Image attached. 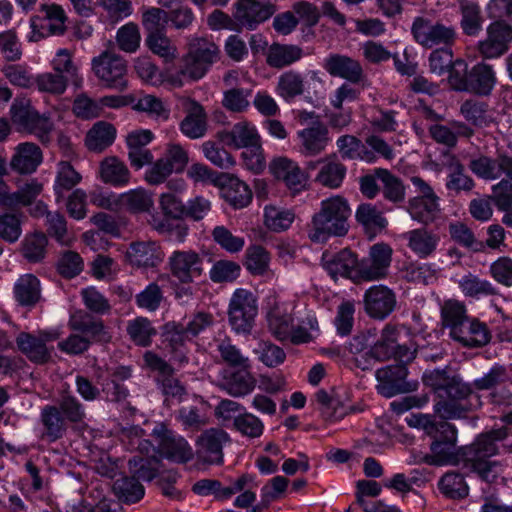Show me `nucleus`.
Listing matches in <instances>:
<instances>
[{"instance_id": "1", "label": "nucleus", "mask_w": 512, "mask_h": 512, "mask_svg": "<svg viewBox=\"0 0 512 512\" xmlns=\"http://www.w3.org/2000/svg\"><path fill=\"white\" fill-rule=\"evenodd\" d=\"M508 435V428L504 426L478 435L470 445L460 450L463 467L476 473L487 483L496 482L503 472V467L499 461L490 458L499 454L501 448L512 447V444L505 443Z\"/></svg>"}, {"instance_id": "2", "label": "nucleus", "mask_w": 512, "mask_h": 512, "mask_svg": "<svg viewBox=\"0 0 512 512\" xmlns=\"http://www.w3.org/2000/svg\"><path fill=\"white\" fill-rule=\"evenodd\" d=\"M351 209L348 201L332 196L321 202L320 210L312 217L308 226V237L312 242L323 243L330 237H342L348 233Z\"/></svg>"}, {"instance_id": "3", "label": "nucleus", "mask_w": 512, "mask_h": 512, "mask_svg": "<svg viewBox=\"0 0 512 512\" xmlns=\"http://www.w3.org/2000/svg\"><path fill=\"white\" fill-rule=\"evenodd\" d=\"M220 58L219 47L207 38H196L186 55L181 59L178 76L180 80L196 81L204 77Z\"/></svg>"}, {"instance_id": "4", "label": "nucleus", "mask_w": 512, "mask_h": 512, "mask_svg": "<svg viewBox=\"0 0 512 512\" xmlns=\"http://www.w3.org/2000/svg\"><path fill=\"white\" fill-rule=\"evenodd\" d=\"M220 58L219 47L207 38H196L186 55L181 59L178 76L180 80L196 81L204 77Z\"/></svg>"}, {"instance_id": "5", "label": "nucleus", "mask_w": 512, "mask_h": 512, "mask_svg": "<svg viewBox=\"0 0 512 512\" xmlns=\"http://www.w3.org/2000/svg\"><path fill=\"white\" fill-rule=\"evenodd\" d=\"M11 121L19 131L34 134L41 142H48L53 124L44 114H40L25 98L15 99L10 108Z\"/></svg>"}, {"instance_id": "6", "label": "nucleus", "mask_w": 512, "mask_h": 512, "mask_svg": "<svg viewBox=\"0 0 512 512\" xmlns=\"http://www.w3.org/2000/svg\"><path fill=\"white\" fill-rule=\"evenodd\" d=\"M417 195L407 202V212L411 218L423 225L433 223L441 213L440 197L431 185L419 176L410 179Z\"/></svg>"}, {"instance_id": "7", "label": "nucleus", "mask_w": 512, "mask_h": 512, "mask_svg": "<svg viewBox=\"0 0 512 512\" xmlns=\"http://www.w3.org/2000/svg\"><path fill=\"white\" fill-rule=\"evenodd\" d=\"M258 313L257 299L246 289L234 291L229 302L228 320L236 333H250Z\"/></svg>"}, {"instance_id": "8", "label": "nucleus", "mask_w": 512, "mask_h": 512, "mask_svg": "<svg viewBox=\"0 0 512 512\" xmlns=\"http://www.w3.org/2000/svg\"><path fill=\"white\" fill-rule=\"evenodd\" d=\"M151 435L158 444V454L175 463H187L194 457V451L188 441L175 434L164 423H158Z\"/></svg>"}, {"instance_id": "9", "label": "nucleus", "mask_w": 512, "mask_h": 512, "mask_svg": "<svg viewBox=\"0 0 512 512\" xmlns=\"http://www.w3.org/2000/svg\"><path fill=\"white\" fill-rule=\"evenodd\" d=\"M92 70L97 78L104 82L107 88L115 89L119 92L127 89L126 62L109 51V48L92 59Z\"/></svg>"}, {"instance_id": "10", "label": "nucleus", "mask_w": 512, "mask_h": 512, "mask_svg": "<svg viewBox=\"0 0 512 512\" xmlns=\"http://www.w3.org/2000/svg\"><path fill=\"white\" fill-rule=\"evenodd\" d=\"M393 250L389 244L380 242L372 245L368 256L358 260L355 279L358 281H378L388 275Z\"/></svg>"}, {"instance_id": "11", "label": "nucleus", "mask_w": 512, "mask_h": 512, "mask_svg": "<svg viewBox=\"0 0 512 512\" xmlns=\"http://www.w3.org/2000/svg\"><path fill=\"white\" fill-rule=\"evenodd\" d=\"M320 18L319 9L308 1L295 2L291 10L278 13L273 18V28L276 32H291L298 24L303 28H312Z\"/></svg>"}, {"instance_id": "12", "label": "nucleus", "mask_w": 512, "mask_h": 512, "mask_svg": "<svg viewBox=\"0 0 512 512\" xmlns=\"http://www.w3.org/2000/svg\"><path fill=\"white\" fill-rule=\"evenodd\" d=\"M171 276L181 284H190L204 273V258L194 250H175L168 258Z\"/></svg>"}, {"instance_id": "13", "label": "nucleus", "mask_w": 512, "mask_h": 512, "mask_svg": "<svg viewBox=\"0 0 512 512\" xmlns=\"http://www.w3.org/2000/svg\"><path fill=\"white\" fill-rule=\"evenodd\" d=\"M229 434L221 428L204 430L196 439L197 458L209 465H221L224 460L223 448L230 443Z\"/></svg>"}, {"instance_id": "14", "label": "nucleus", "mask_w": 512, "mask_h": 512, "mask_svg": "<svg viewBox=\"0 0 512 512\" xmlns=\"http://www.w3.org/2000/svg\"><path fill=\"white\" fill-rule=\"evenodd\" d=\"M276 12L272 3H261L257 0H238L234 4L233 18L236 23L248 30H255Z\"/></svg>"}, {"instance_id": "15", "label": "nucleus", "mask_w": 512, "mask_h": 512, "mask_svg": "<svg viewBox=\"0 0 512 512\" xmlns=\"http://www.w3.org/2000/svg\"><path fill=\"white\" fill-rule=\"evenodd\" d=\"M408 371L405 365H389L376 371L377 392L387 398L416 389V383L406 382Z\"/></svg>"}, {"instance_id": "16", "label": "nucleus", "mask_w": 512, "mask_h": 512, "mask_svg": "<svg viewBox=\"0 0 512 512\" xmlns=\"http://www.w3.org/2000/svg\"><path fill=\"white\" fill-rule=\"evenodd\" d=\"M59 336V332H40L37 336L21 332L16 338V343L19 350L30 361L42 364L50 359L51 352L48 344L58 339Z\"/></svg>"}, {"instance_id": "17", "label": "nucleus", "mask_w": 512, "mask_h": 512, "mask_svg": "<svg viewBox=\"0 0 512 512\" xmlns=\"http://www.w3.org/2000/svg\"><path fill=\"white\" fill-rule=\"evenodd\" d=\"M429 436L433 438L430 445L433 455L427 456L426 462L440 465L450 456L457 442V430L454 425L442 420L436 423Z\"/></svg>"}, {"instance_id": "18", "label": "nucleus", "mask_w": 512, "mask_h": 512, "mask_svg": "<svg viewBox=\"0 0 512 512\" xmlns=\"http://www.w3.org/2000/svg\"><path fill=\"white\" fill-rule=\"evenodd\" d=\"M363 302L364 309L370 317L384 319L395 309L396 295L387 286L374 285L366 290Z\"/></svg>"}, {"instance_id": "19", "label": "nucleus", "mask_w": 512, "mask_h": 512, "mask_svg": "<svg viewBox=\"0 0 512 512\" xmlns=\"http://www.w3.org/2000/svg\"><path fill=\"white\" fill-rule=\"evenodd\" d=\"M321 262L323 268L332 278L344 277L358 281L354 277L358 269V258L350 249L344 248L336 253L325 251L322 254Z\"/></svg>"}, {"instance_id": "20", "label": "nucleus", "mask_w": 512, "mask_h": 512, "mask_svg": "<svg viewBox=\"0 0 512 512\" xmlns=\"http://www.w3.org/2000/svg\"><path fill=\"white\" fill-rule=\"evenodd\" d=\"M450 337L467 348H479L488 344L491 334L487 325L477 318L468 317L452 333Z\"/></svg>"}, {"instance_id": "21", "label": "nucleus", "mask_w": 512, "mask_h": 512, "mask_svg": "<svg viewBox=\"0 0 512 512\" xmlns=\"http://www.w3.org/2000/svg\"><path fill=\"white\" fill-rule=\"evenodd\" d=\"M426 384L430 385L440 399L463 400L471 394L468 385L456 378L446 377L444 373L435 372L425 377Z\"/></svg>"}, {"instance_id": "22", "label": "nucleus", "mask_w": 512, "mask_h": 512, "mask_svg": "<svg viewBox=\"0 0 512 512\" xmlns=\"http://www.w3.org/2000/svg\"><path fill=\"white\" fill-rule=\"evenodd\" d=\"M297 137L299 151L305 156H316L322 153L330 140L328 128L319 121L298 131Z\"/></svg>"}, {"instance_id": "23", "label": "nucleus", "mask_w": 512, "mask_h": 512, "mask_svg": "<svg viewBox=\"0 0 512 512\" xmlns=\"http://www.w3.org/2000/svg\"><path fill=\"white\" fill-rule=\"evenodd\" d=\"M410 251L420 259H427L437 250L440 237L433 231L421 227L401 235Z\"/></svg>"}, {"instance_id": "24", "label": "nucleus", "mask_w": 512, "mask_h": 512, "mask_svg": "<svg viewBox=\"0 0 512 512\" xmlns=\"http://www.w3.org/2000/svg\"><path fill=\"white\" fill-rule=\"evenodd\" d=\"M323 67L331 76L346 79L350 83H360L365 77L361 64L345 55H329Z\"/></svg>"}, {"instance_id": "25", "label": "nucleus", "mask_w": 512, "mask_h": 512, "mask_svg": "<svg viewBox=\"0 0 512 512\" xmlns=\"http://www.w3.org/2000/svg\"><path fill=\"white\" fill-rule=\"evenodd\" d=\"M250 479L248 477H238L230 485L223 486L216 479H201L193 484L192 491L199 496L213 495L218 501H225L237 494Z\"/></svg>"}, {"instance_id": "26", "label": "nucleus", "mask_w": 512, "mask_h": 512, "mask_svg": "<svg viewBox=\"0 0 512 512\" xmlns=\"http://www.w3.org/2000/svg\"><path fill=\"white\" fill-rule=\"evenodd\" d=\"M126 258L132 266L153 268L162 261L163 253L156 242L139 241L129 245Z\"/></svg>"}, {"instance_id": "27", "label": "nucleus", "mask_w": 512, "mask_h": 512, "mask_svg": "<svg viewBox=\"0 0 512 512\" xmlns=\"http://www.w3.org/2000/svg\"><path fill=\"white\" fill-rule=\"evenodd\" d=\"M42 162L40 147L31 142L20 143L10 161L11 169L21 175L34 173Z\"/></svg>"}, {"instance_id": "28", "label": "nucleus", "mask_w": 512, "mask_h": 512, "mask_svg": "<svg viewBox=\"0 0 512 512\" xmlns=\"http://www.w3.org/2000/svg\"><path fill=\"white\" fill-rule=\"evenodd\" d=\"M216 138L222 144L235 149L251 146L260 140L256 128L245 121L234 124L230 130L218 131Z\"/></svg>"}, {"instance_id": "29", "label": "nucleus", "mask_w": 512, "mask_h": 512, "mask_svg": "<svg viewBox=\"0 0 512 512\" xmlns=\"http://www.w3.org/2000/svg\"><path fill=\"white\" fill-rule=\"evenodd\" d=\"M319 170L315 182L329 189L341 187L347 173L346 166L337 158L336 154L327 156L317 162Z\"/></svg>"}, {"instance_id": "30", "label": "nucleus", "mask_w": 512, "mask_h": 512, "mask_svg": "<svg viewBox=\"0 0 512 512\" xmlns=\"http://www.w3.org/2000/svg\"><path fill=\"white\" fill-rule=\"evenodd\" d=\"M32 32L47 30L48 32H64V10L57 4H42L37 14L31 17Z\"/></svg>"}, {"instance_id": "31", "label": "nucleus", "mask_w": 512, "mask_h": 512, "mask_svg": "<svg viewBox=\"0 0 512 512\" xmlns=\"http://www.w3.org/2000/svg\"><path fill=\"white\" fill-rule=\"evenodd\" d=\"M429 134L432 139L448 148L457 145L458 138H470L474 131L466 123L461 121H450L446 125L434 124L429 127Z\"/></svg>"}, {"instance_id": "32", "label": "nucleus", "mask_w": 512, "mask_h": 512, "mask_svg": "<svg viewBox=\"0 0 512 512\" xmlns=\"http://www.w3.org/2000/svg\"><path fill=\"white\" fill-rule=\"evenodd\" d=\"M162 336L166 348L172 354V359L179 364L187 363L185 343L191 339L185 332L184 325L175 322L166 323Z\"/></svg>"}, {"instance_id": "33", "label": "nucleus", "mask_w": 512, "mask_h": 512, "mask_svg": "<svg viewBox=\"0 0 512 512\" xmlns=\"http://www.w3.org/2000/svg\"><path fill=\"white\" fill-rule=\"evenodd\" d=\"M270 169L273 175L291 190L299 191L305 184V176L300 167L286 157L274 159Z\"/></svg>"}, {"instance_id": "34", "label": "nucleus", "mask_w": 512, "mask_h": 512, "mask_svg": "<svg viewBox=\"0 0 512 512\" xmlns=\"http://www.w3.org/2000/svg\"><path fill=\"white\" fill-rule=\"evenodd\" d=\"M336 146L343 160H360L367 163H375L377 160V156L366 147L365 142L363 143L354 135L340 136L336 141Z\"/></svg>"}, {"instance_id": "35", "label": "nucleus", "mask_w": 512, "mask_h": 512, "mask_svg": "<svg viewBox=\"0 0 512 512\" xmlns=\"http://www.w3.org/2000/svg\"><path fill=\"white\" fill-rule=\"evenodd\" d=\"M495 83V72L488 64L478 63L468 72V92L487 96L493 90Z\"/></svg>"}, {"instance_id": "36", "label": "nucleus", "mask_w": 512, "mask_h": 512, "mask_svg": "<svg viewBox=\"0 0 512 512\" xmlns=\"http://www.w3.org/2000/svg\"><path fill=\"white\" fill-rule=\"evenodd\" d=\"M98 175L102 182L114 187L125 186L130 180L127 166L116 156L106 157L100 162Z\"/></svg>"}, {"instance_id": "37", "label": "nucleus", "mask_w": 512, "mask_h": 512, "mask_svg": "<svg viewBox=\"0 0 512 512\" xmlns=\"http://www.w3.org/2000/svg\"><path fill=\"white\" fill-rule=\"evenodd\" d=\"M221 195L235 209L246 207L252 200L249 186L237 177L229 176L222 184Z\"/></svg>"}, {"instance_id": "38", "label": "nucleus", "mask_w": 512, "mask_h": 512, "mask_svg": "<svg viewBox=\"0 0 512 512\" xmlns=\"http://www.w3.org/2000/svg\"><path fill=\"white\" fill-rule=\"evenodd\" d=\"M448 169L446 188L456 194L460 192H471L475 187L473 178L465 172L464 165L460 160L452 155L446 165Z\"/></svg>"}, {"instance_id": "39", "label": "nucleus", "mask_w": 512, "mask_h": 512, "mask_svg": "<svg viewBox=\"0 0 512 512\" xmlns=\"http://www.w3.org/2000/svg\"><path fill=\"white\" fill-rule=\"evenodd\" d=\"M70 328L79 332L80 335L87 336L90 339H105L107 332L101 319H96L92 315L79 311L70 316Z\"/></svg>"}, {"instance_id": "40", "label": "nucleus", "mask_w": 512, "mask_h": 512, "mask_svg": "<svg viewBox=\"0 0 512 512\" xmlns=\"http://www.w3.org/2000/svg\"><path fill=\"white\" fill-rule=\"evenodd\" d=\"M207 115L201 105L193 103L180 123L181 132L190 139H199L207 132Z\"/></svg>"}, {"instance_id": "41", "label": "nucleus", "mask_w": 512, "mask_h": 512, "mask_svg": "<svg viewBox=\"0 0 512 512\" xmlns=\"http://www.w3.org/2000/svg\"><path fill=\"white\" fill-rule=\"evenodd\" d=\"M488 17L493 20L486 32H512L510 0H490L487 5Z\"/></svg>"}, {"instance_id": "42", "label": "nucleus", "mask_w": 512, "mask_h": 512, "mask_svg": "<svg viewBox=\"0 0 512 512\" xmlns=\"http://www.w3.org/2000/svg\"><path fill=\"white\" fill-rule=\"evenodd\" d=\"M14 296L22 306H35L41 297L40 281L33 274L20 276L14 285Z\"/></svg>"}, {"instance_id": "43", "label": "nucleus", "mask_w": 512, "mask_h": 512, "mask_svg": "<svg viewBox=\"0 0 512 512\" xmlns=\"http://www.w3.org/2000/svg\"><path fill=\"white\" fill-rule=\"evenodd\" d=\"M115 137V127L108 122L99 121L88 131L85 143L90 151L100 153L113 144Z\"/></svg>"}, {"instance_id": "44", "label": "nucleus", "mask_w": 512, "mask_h": 512, "mask_svg": "<svg viewBox=\"0 0 512 512\" xmlns=\"http://www.w3.org/2000/svg\"><path fill=\"white\" fill-rule=\"evenodd\" d=\"M303 51L296 45L272 44L266 62L270 67L281 69L301 59Z\"/></svg>"}, {"instance_id": "45", "label": "nucleus", "mask_w": 512, "mask_h": 512, "mask_svg": "<svg viewBox=\"0 0 512 512\" xmlns=\"http://www.w3.org/2000/svg\"><path fill=\"white\" fill-rule=\"evenodd\" d=\"M397 330L391 325H386L380 338L366 354L376 361H386L392 358L397 344Z\"/></svg>"}, {"instance_id": "46", "label": "nucleus", "mask_w": 512, "mask_h": 512, "mask_svg": "<svg viewBox=\"0 0 512 512\" xmlns=\"http://www.w3.org/2000/svg\"><path fill=\"white\" fill-rule=\"evenodd\" d=\"M44 426L43 437L49 441L60 439L64 430V411L55 406H46L41 413Z\"/></svg>"}, {"instance_id": "47", "label": "nucleus", "mask_w": 512, "mask_h": 512, "mask_svg": "<svg viewBox=\"0 0 512 512\" xmlns=\"http://www.w3.org/2000/svg\"><path fill=\"white\" fill-rule=\"evenodd\" d=\"M126 331L132 342L141 347L149 346L152 343V338L157 334L152 322L146 317L130 320Z\"/></svg>"}, {"instance_id": "48", "label": "nucleus", "mask_w": 512, "mask_h": 512, "mask_svg": "<svg viewBox=\"0 0 512 512\" xmlns=\"http://www.w3.org/2000/svg\"><path fill=\"white\" fill-rule=\"evenodd\" d=\"M160 464V458L156 455L151 457L133 456L128 461L129 471L137 480L151 481L156 475Z\"/></svg>"}, {"instance_id": "49", "label": "nucleus", "mask_w": 512, "mask_h": 512, "mask_svg": "<svg viewBox=\"0 0 512 512\" xmlns=\"http://www.w3.org/2000/svg\"><path fill=\"white\" fill-rule=\"evenodd\" d=\"M375 175L382 183L383 195L387 200L398 203L405 199V186L400 178L384 168L375 169Z\"/></svg>"}, {"instance_id": "50", "label": "nucleus", "mask_w": 512, "mask_h": 512, "mask_svg": "<svg viewBox=\"0 0 512 512\" xmlns=\"http://www.w3.org/2000/svg\"><path fill=\"white\" fill-rule=\"evenodd\" d=\"M295 214L290 209L276 206H266L264 209L265 226L273 232L287 230L294 222Z\"/></svg>"}, {"instance_id": "51", "label": "nucleus", "mask_w": 512, "mask_h": 512, "mask_svg": "<svg viewBox=\"0 0 512 512\" xmlns=\"http://www.w3.org/2000/svg\"><path fill=\"white\" fill-rule=\"evenodd\" d=\"M468 317L466 306L458 300L449 299L441 307L443 326L449 329V333L458 328Z\"/></svg>"}, {"instance_id": "52", "label": "nucleus", "mask_w": 512, "mask_h": 512, "mask_svg": "<svg viewBox=\"0 0 512 512\" xmlns=\"http://www.w3.org/2000/svg\"><path fill=\"white\" fill-rule=\"evenodd\" d=\"M47 243V237L42 232L26 235L21 247L23 257L32 263L40 262L45 257Z\"/></svg>"}, {"instance_id": "53", "label": "nucleus", "mask_w": 512, "mask_h": 512, "mask_svg": "<svg viewBox=\"0 0 512 512\" xmlns=\"http://www.w3.org/2000/svg\"><path fill=\"white\" fill-rule=\"evenodd\" d=\"M113 490L125 503H136L145 494L143 485L133 476L117 479L113 484Z\"/></svg>"}, {"instance_id": "54", "label": "nucleus", "mask_w": 512, "mask_h": 512, "mask_svg": "<svg viewBox=\"0 0 512 512\" xmlns=\"http://www.w3.org/2000/svg\"><path fill=\"white\" fill-rule=\"evenodd\" d=\"M440 491L451 499H463L468 496L469 487L464 477L457 472L445 473L439 481Z\"/></svg>"}, {"instance_id": "55", "label": "nucleus", "mask_w": 512, "mask_h": 512, "mask_svg": "<svg viewBox=\"0 0 512 512\" xmlns=\"http://www.w3.org/2000/svg\"><path fill=\"white\" fill-rule=\"evenodd\" d=\"M55 73H44L35 78V84L42 92L61 94L64 92V76L61 60L53 61Z\"/></svg>"}, {"instance_id": "56", "label": "nucleus", "mask_w": 512, "mask_h": 512, "mask_svg": "<svg viewBox=\"0 0 512 512\" xmlns=\"http://www.w3.org/2000/svg\"><path fill=\"white\" fill-rule=\"evenodd\" d=\"M276 91L286 101L303 94L304 81L302 76L295 71H288L279 77Z\"/></svg>"}, {"instance_id": "57", "label": "nucleus", "mask_w": 512, "mask_h": 512, "mask_svg": "<svg viewBox=\"0 0 512 512\" xmlns=\"http://www.w3.org/2000/svg\"><path fill=\"white\" fill-rule=\"evenodd\" d=\"M145 43L153 54L165 61L175 59L178 54L174 40L168 37L167 34H148Z\"/></svg>"}, {"instance_id": "58", "label": "nucleus", "mask_w": 512, "mask_h": 512, "mask_svg": "<svg viewBox=\"0 0 512 512\" xmlns=\"http://www.w3.org/2000/svg\"><path fill=\"white\" fill-rule=\"evenodd\" d=\"M201 149L205 158L218 168L230 169L235 164L233 156L220 143L208 140Z\"/></svg>"}, {"instance_id": "59", "label": "nucleus", "mask_w": 512, "mask_h": 512, "mask_svg": "<svg viewBox=\"0 0 512 512\" xmlns=\"http://www.w3.org/2000/svg\"><path fill=\"white\" fill-rule=\"evenodd\" d=\"M458 283L462 292L468 297L479 298L480 296H490L497 293L492 283L481 280L472 274L463 276Z\"/></svg>"}, {"instance_id": "60", "label": "nucleus", "mask_w": 512, "mask_h": 512, "mask_svg": "<svg viewBox=\"0 0 512 512\" xmlns=\"http://www.w3.org/2000/svg\"><path fill=\"white\" fill-rule=\"evenodd\" d=\"M512 41V34H488L479 42V51L484 58H496L503 55Z\"/></svg>"}, {"instance_id": "61", "label": "nucleus", "mask_w": 512, "mask_h": 512, "mask_svg": "<svg viewBox=\"0 0 512 512\" xmlns=\"http://www.w3.org/2000/svg\"><path fill=\"white\" fill-rule=\"evenodd\" d=\"M268 325L269 330L278 340L285 341L292 332L293 317L291 314L275 309L268 315Z\"/></svg>"}, {"instance_id": "62", "label": "nucleus", "mask_w": 512, "mask_h": 512, "mask_svg": "<svg viewBox=\"0 0 512 512\" xmlns=\"http://www.w3.org/2000/svg\"><path fill=\"white\" fill-rule=\"evenodd\" d=\"M211 236L217 245L231 254L240 252L245 245V240L243 237L234 235L227 227L223 225L216 226L212 230Z\"/></svg>"}, {"instance_id": "63", "label": "nucleus", "mask_w": 512, "mask_h": 512, "mask_svg": "<svg viewBox=\"0 0 512 512\" xmlns=\"http://www.w3.org/2000/svg\"><path fill=\"white\" fill-rule=\"evenodd\" d=\"M461 27L464 32L478 31L482 29L483 18L480 6L468 0L460 1Z\"/></svg>"}, {"instance_id": "64", "label": "nucleus", "mask_w": 512, "mask_h": 512, "mask_svg": "<svg viewBox=\"0 0 512 512\" xmlns=\"http://www.w3.org/2000/svg\"><path fill=\"white\" fill-rule=\"evenodd\" d=\"M141 22L147 32H163L169 22V14L160 7H143Z\"/></svg>"}]
</instances>
